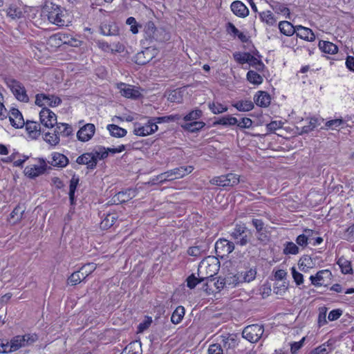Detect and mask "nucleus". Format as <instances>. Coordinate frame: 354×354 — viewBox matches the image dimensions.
I'll return each instance as SVG.
<instances>
[{"mask_svg": "<svg viewBox=\"0 0 354 354\" xmlns=\"http://www.w3.org/2000/svg\"><path fill=\"white\" fill-rule=\"evenodd\" d=\"M42 14L46 17L48 21L59 27L66 26L69 23L68 16L66 11L61 6L47 3L42 9Z\"/></svg>", "mask_w": 354, "mask_h": 354, "instance_id": "f257e3e1", "label": "nucleus"}, {"mask_svg": "<svg viewBox=\"0 0 354 354\" xmlns=\"http://www.w3.org/2000/svg\"><path fill=\"white\" fill-rule=\"evenodd\" d=\"M143 44L162 43L170 39L169 34L163 28H157L154 23L149 21L144 26Z\"/></svg>", "mask_w": 354, "mask_h": 354, "instance_id": "f03ea898", "label": "nucleus"}, {"mask_svg": "<svg viewBox=\"0 0 354 354\" xmlns=\"http://www.w3.org/2000/svg\"><path fill=\"white\" fill-rule=\"evenodd\" d=\"M220 268V261L214 257H208L203 259L198 268V275L201 280H209L212 282L213 277L217 274Z\"/></svg>", "mask_w": 354, "mask_h": 354, "instance_id": "7ed1b4c3", "label": "nucleus"}, {"mask_svg": "<svg viewBox=\"0 0 354 354\" xmlns=\"http://www.w3.org/2000/svg\"><path fill=\"white\" fill-rule=\"evenodd\" d=\"M193 170V166H181L159 174L157 176V180L162 183L166 181L179 179L192 173Z\"/></svg>", "mask_w": 354, "mask_h": 354, "instance_id": "20e7f679", "label": "nucleus"}, {"mask_svg": "<svg viewBox=\"0 0 354 354\" xmlns=\"http://www.w3.org/2000/svg\"><path fill=\"white\" fill-rule=\"evenodd\" d=\"M230 236L234 240V244L246 245L252 237V233L244 224H236Z\"/></svg>", "mask_w": 354, "mask_h": 354, "instance_id": "39448f33", "label": "nucleus"}, {"mask_svg": "<svg viewBox=\"0 0 354 354\" xmlns=\"http://www.w3.org/2000/svg\"><path fill=\"white\" fill-rule=\"evenodd\" d=\"M6 86L10 89L15 97L20 102H28L29 97L24 85L13 78H6Z\"/></svg>", "mask_w": 354, "mask_h": 354, "instance_id": "423d86ee", "label": "nucleus"}, {"mask_svg": "<svg viewBox=\"0 0 354 354\" xmlns=\"http://www.w3.org/2000/svg\"><path fill=\"white\" fill-rule=\"evenodd\" d=\"M264 328L262 325L252 324L246 326L243 332L242 336L252 343L258 342L262 337Z\"/></svg>", "mask_w": 354, "mask_h": 354, "instance_id": "0eeeda50", "label": "nucleus"}, {"mask_svg": "<svg viewBox=\"0 0 354 354\" xmlns=\"http://www.w3.org/2000/svg\"><path fill=\"white\" fill-rule=\"evenodd\" d=\"M240 182L239 176L235 174L229 173L226 175L214 177L210 180L212 185L221 187L234 186Z\"/></svg>", "mask_w": 354, "mask_h": 354, "instance_id": "6e6552de", "label": "nucleus"}, {"mask_svg": "<svg viewBox=\"0 0 354 354\" xmlns=\"http://www.w3.org/2000/svg\"><path fill=\"white\" fill-rule=\"evenodd\" d=\"M158 54V50L153 46L146 47L143 50L138 53L134 61L138 65H145L149 62Z\"/></svg>", "mask_w": 354, "mask_h": 354, "instance_id": "1a4fd4ad", "label": "nucleus"}, {"mask_svg": "<svg viewBox=\"0 0 354 354\" xmlns=\"http://www.w3.org/2000/svg\"><path fill=\"white\" fill-rule=\"evenodd\" d=\"M158 126L152 120H148L145 125L139 122L134 123L133 133L138 136H146L153 133L158 130Z\"/></svg>", "mask_w": 354, "mask_h": 354, "instance_id": "9d476101", "label": "nucleus"}, {"mask_svg": "<svg viewBox=\"0 0 354 354\" xmlns=\"http://www.w3.org/2000/svg\"><path fill=\"white\" fill-rule=\"evenodd\" d=\"M234 250V243L225 239H220L215 243V250L218 256L223 257Z\"/></svg>", "mask_w": 354, "mask_h": 354, "instance_id": "9b49d317", "label": "nucleus"}, {"mask_svg": "<svg viewBox=\"0 0 354 354\" xmlns=\"http://www.w3.org/2000/svg\"><path fill=\"white\" fill-rule=\"evenodd\" d=\"M332 277V273L328 270H322L318 271L315 275H311L310 277V280L311 281V283L316 286H327V283L329 280H330Z\"/></svg>", "mask_w": 354, "mask_h": 354, "instance_id": "f8f14e48", "label": "nucleus"}, {"mask_svg": "<svg viewBox=\"0 0 354 354\" xmlns=\"http://www.w3.org/2000/svg\"><path fill=\"white\" fill-rule=\"evenodd\" d=\"M40 122L44 127L52 128L57 123L56 115L49 109L44 107L39 112Z\"/></svg>", "mask_w": 354, "mask_h": 354, "instance_id": "ddd939ff", "label": "nucleus"}, {"mask_svg": "<svg viewBox=\"0 0 354 354\" xmlns=\"http://www.w3.org/2000/svg\"><path fill=\"white\" fill-rule=\"evenodd\" d=\"M95 131L93 124L88 123L80 129L77 133V137L82 142L88 141L92 138Z\"/></svg>", "mask_w": 354, "mask_h": 354, "instance_id": "4468645a", "label": "nucleus"}, {"mask_svg": "<svg viewBox=\"0 0 354 354\" xmlns=\"http://www.w3.org/2000/svg\"><path fill=\"white\" fill-rule=\"evenodd\" d=\"M46 165L43 161L39 165H32L27 166L24 169L25 175L30 178H35L44 174L46 171Z\"/></svg>", "mask_w": 354, "mask_h": 354, "instance_id": "2eb2a0df", "label": "nucleus"}, {"mask_svg": "<svg viewBox=\"0 0 354 354\" xmlns=\"http://www.w3.org/2000/svg\"><path fill=\"white\" fill-rule=\"evenodd\" d=\"M8 115H9L10 122L13 127L15 128H21L24 126V120L18 109H12Z\"/></svg>", "mask_w": 354, "mask_h": 354, "instance_id": "dca6fc26", "label": "nucleus"}, {"mask_svg": "<svg viewBox=\"0 0 354 354\" xmlns=\"http://www.w3.org/2000/svg\"><path fill=\"white\" fill-rule=\"evenodd\" d=\"M136 196V191L133 189H128L124 191L119 192L113 199L115 203H123L129 201Z\"/></svg>", "mask_w": 354, "mask_h": 354, "instance_id": "f3484780", "label": "nucleus"}, {"mask_svg": "<svg viewBox=\"0 0 354 354\" xmlns=\"http://www.w3.org/2000/svg\"><path fill=\"white\" fill-rule=\"evenodd\" d=\"M118 88L120 89L121 95L126 97L136 99L140 95L139 91L124 83H121L118 86Z\"/></svg>", "mask_w": 354, "mask_h": 354, "instance_id": "a211bd4d", "label": "nucleus"}, {"mask_svg": "<svg viewBox=\"0 0 354 354\" xmlns=\"http://www.w3.org/2000/svg\"><path fill=\"white\" fill-rule=\"evenodd\" d=\"M295 33L297 37L308 41H313L315 39V36L312 30L302 26H296Z\"/></svg>", "mask_w": 354, "mask_h": 354, "instance_id": "6ab92c4d", "label": "nucleus"}, {"mask_svg": "<svg viewBox=\"0 0 354 354\" xmlns=\"http://www.w3.org/2000/svg\"><path fill=\"white\" fill-rule=\"evenodd\" d=\"M76 162L79 165H86L88 169H93L96 167L95 159H93L91 152L84 153L80 156L77 158Z\"/></svg>", "mask_w": 354, "mask_h": 354, "instance_id": "aec40b11", "label": "nucleus"}, {"mask_svg": "<svg viewBox=\"0 0 354 354\" xmlns=\"http://www.w3.org/2000/svg\"><path fill=\"white\" fill-rule=\"evenodd\" d=\"M254 101L257 106L267 107L270 105L271 97L266 91H258L254 97Z\"/></svg>", "mask_w": 354, "mask_h": 354, "instance_id": "412c9836", "label": "nucleus"}, {"mask_svg": "<svg viewBox=\"0 0 354 354\" xmlns=\"http://www.w3.org/2000/svg\"><path fill=\"white\" fill-rule=\"evenodd\" d=\"M26 129L29 136L32 139L37 138L42 131L40 124L33 121H27L26 123Z\"/></svg>", "mask_w": 354, "mask_h": 354, "instance_id": "4be33fe9", "label": "nucleus"}, {"mask_svg": "<svg viewBox=\"0 0 354 354\" xmlns=\"http://www.w3.org/2000/svg\"><path fill=\"white\" fill-rule=\"evenodd\" d=\"M48 162L53 167H64L68 164V159L64 154L55 152Z\"/></svg>", "mask_w": 354, "mask_h": 354, "instance_id": "5701e85b", "label": "nucleus"}, {"mask_svg": "<svg viewBox=\"0 0 354 354\" xmlns=\"http://www.w3.org/2000/svg\"><path fill=\"white\" fill-rule=\"evenodd\" d=\"M221 343L227 349L233 348L237 345V336L235 334H225L220 336Z\"/></svg>", "mask_w": 354, "mask_h": 354, "instance_id": "b1692460", "label": "nucleus"}, {"mask_svg": "<svg viewBox=\"0 0 354 354\" xmlns=\"http://www.w3.org/2000/svg\"><path fill=\"white\" fill-rule=\"evenodd\" d=\"M231 10L234 15L240 17H245L249 13L248 8L239 1H235L231 4Z\"/></svg>", "mask_w": 354, "mask_h": 354, "instance_id": "393cba45", "label": "nucleus"}, {"mask_svg": "<svg viewBox=\"0 0 354 354\" xmlns=\"http://www.w3.org/2000/svg\"><path fill=\"white\" fill-rule=\"evenodd\" d=\"M279 29L282 34L286 36H291L296 32V26H293L291 23L287 21L279 22Z\"/></svg>", "mask_w": 354, "mask_h": 354, "instance_id": "a878e982", "label": "nucleus"}, {"mask_svg": "<svg viewBox=\"0 0 354 354\" xmlns=\"http://www.w3.org/2000/svg\"><path fill=\"white\" fill-rule=\"evenodd\" d=\"M118 218V216L116 213L107 214L100 223V228L106 230L111 227L117 221Z\"/></svg>", "mask_w": 354, "mask_h": 354, "instance_id": "bb28decb", "label": "nucleus"}, {"mask_svg": "<svg viewBox=\"0 0 354 354\" xmlns=\"http://www.w3.org/2000/svg\"><path fill=\"white\" fill-rule=\"evenodd\" d=\"M319 48L322 51L332 55L337 53L338 50L336 45L332 42L326 41H320L319 42Z\"/></svg>", "mask_w": 354, "mask_h": 354, "instance_id": "cd10ccee", "label": "nucleus"}, {"mask_svg": "<svg viewBox=\"0 0 354 354\" xmlns=\"http://www.w3.org/2000/svg\"><path fill=\"white\" fill-rule=\"evenodd\" d=\"M7 15L12 19H20L24 16L21 8L15 4H11L7 9Z\"/></svg>", "mask_w": 354, "mask_h": 354, "instance_id": "c85d7f7f", "label": "nucleus"}, {"mask_svg": "<svg viewBox=\"0 0 354 354\" xmlns=\"http://www.w3.org/2000/svg\"><path fill=\"white\" fill-rule=\"evenodd\" d=\"M304 232L306 234H300L296 239L297 244L303 248L307 246L308 240L313 234V230L309 229H306Z\"/></svg>", "mask_w": 354, "mask_h": 354, "instance_id": "c756f323", "label": "nucleus"}, {"mask_svg": "<svg viewBox=\"0 0 354 354\" xmlns=\"http://www.w3.org/2000/svg\"><path fill=\"white\" fill-rule=\"evenodd\" d=\"M93 159H95L96 164L99 160H104L108 156V151L104 147L99 146L91 151Z\"/></svg>", "mask_w": 354, "mask_h": 354, "instance_id": "7c9ffc66", "label": "nucleus"}, {"mask_svg": "<svg viewBox=\"0 0 354 354\" xmlns=\"http://www.w3.org/2000/svg\"><path fill=\"white\" fill-rule=\"evenodd\" d=\"M205 125V122L201 121H194L182 125V127L191 133H196L203 128Z\"/></svg>", "mask_w": 354, "mask_h": 354, "instance_id": "2f4dec72", "label": "nucleus"}, {"mask_svg": "<svg viewBox=\"0 0 354 354\" xmlns=\"http://www.w3.org/2000/svg\"><path fill=\"white\" fill-rule=\"evenodd\" d=\"M107 129L109 131L111 136L116 138H122L125 136L127 133L126 129L116 124H109Z\"/></svg>", "mask_w": 354, "mask_h": 354, "instance_id": "473e14b6", "label": "nucleus"}, {"mask_svg": "<svg viewBox=\"0 0 354 354\" xmlns=\"http://www.w3.org/2000/svg\"><path fill=\"white\" fill-rule=\"evenodd\" d=\"M181 119V115L179 114L169 115L162 117H156L153 118V121L155 122L156 124L160 123H169L175 122Z\"/></svg>", "mask_w": 354, "mask_h": 354, "instance_id": "72a5a7b5", "label": "nucleus"}, {"mask_svg": "<svg viewBox=\"0 0 354 354\" xmlns=\"http://www.w3.org/2000/svg\"><path fill=\"white\" fill-rule=\"evenodd\" d=\"M184 315H185L184 307H183L181 306H178L171 315V322L174 324H178L181 322Z\"/></svg>", "mask_w": 354, "mask_h": 354, "instance_id": "f704fd0d", "label": "nucleus"}, {"mask_svg": "<svg viewBox=\"0 0 354 354\" xmlns=\"http://www.w3.org/2000/svg\"><path fill=\"white\" fill-rule=\"evenodd\" d=\"M55 130V133H57L58 135L61 134L65 137L69 136L73 132L72 127L66 123L57 124V127Z\"/></svg>", "mask_w": 354, "mask_h": 354, "instance_id": "c9c22d12", "label": "nucleus"}, {"mask_svg": "<svg viewBox=\"0 0 354 354\" xmlns=\"http://www.w3.org/2000/svg\"><path fill=\"white\" fill-rule=\"evenodd\" d=\"M25 212V208L23 205H18L11 212L10 218L13 220V223L20 221L23 218V214Z\"/></svg>", "mask_w": 354, "mask_h": 354, "instance_id": "e433bc0d", "label": "nucleus"}, {"mask_svg": "<svg viewBox=\"0 0 354 354\" xmlns=\"http://www.w3.org/2000/svg\"><path fill=\"white\" fill-rule=\"evenodd\" d=\"M234 106L239 111H249L254 108V104L251 100H241L234 104Z\"/></svg>", "mask_w": 354, "mask_h": 354, "instance_id": "4c0bfd02", "label": "nucleus"}, {"mask_svg": "<svg viewBox=\"0 0 354 354\" xmlns=\"http://www.w3.org/2000/svg\"><path fill=\"white\" fill-rule=\"evenodd\" d=\"M299 252V247L293 242L288 241L284 244L283 253L286 255L297 254Z\"/></svg>", "mask_w": 354, "mask_h": 354, "instance_id": "58836bf2", "label": "nucleus"}, {"mask_svg": "<svg viewBox=\"0 0 354 354\" xmlns=\"http://www.w3.org/2000/svg\"><path fill=\"white\" fill-rule=\"evenodd\" d=\"M237 123V119L231 115H227L220 118L214 122V125L221 124L223 126H232Z\"/></svg>", "mask_w": 354, "mask_h": 354, "instance_id": "ea45409f", "label": "nucleus"}, {"mask_svg": "<svg viewBox=\"0 0 354 354\" xmlns=\"http://www.w3.org/2000/svg\"><path fill=\"white\" fill-rule=\"evenodd\" d=\"M247 80L251 84L259 85L263 82V77L254 71H249L247 73Z\"/></svg>", "mask_w": 354, "mask_h": 354, "instance_id": "a19ab883", "label": "nucleus"}, {"mask_svg": "<svg viewBox=\"0 0 354 354\" xmlns=\"http://www.w3.org/2000/svg\"><path fill=\"white\" fill-rule=\"evenodd\" d=\"M79 183V178L73 176L70 181L69 186V198L71 204L73 205L75 203V192Z\"/></svg>", "mask_w": 354, "mask_h": 354, "instance_id": "79ce46f5", "label": "nucleus"}, {"mask_svg": "<svg viewBox=\"0 0 354 354\" xmlns=\"http://www.w3.org/2000/svg\"><path fill=\"white\" fill-rule=\"evenodd\" d=\"M24 337L23 335H17L14 337L11 340V348L14 349V351L18 350L21 347L26 346L24 342Z\"/></svg>", "mask_w": 354, "mask_h": 354, "instance_id": "37998d69", "label": "nucleus"}, {"mask_svg": "<svg viewBox=\"0 0 354 354\" xmlns=\"http://www.w3.org/2000/svg\"><path fill=\"white\" fill-rule=\"evenodd\" d=\"M257 271L255 268H250L248 270L241 272L240 277L243 282H250L256 277Z\"/></svg>", "mask_w": 354, "mask_h": 354, "instance_id": "c03bdc74", "label": "nucleus"}, {"mask_svg": "<svg viewBox=\"0 0 354 354\" xmlns=\"http://www.w3.org/2000/svg\"><path fill=\"white\" fill-rule=\"evenodd\" d=\"M44 140L52 146H55L59 142V137L55 130L53 133L47 132L44 134Z\"/></svg>", "mask_w": 354, "mask_h": 354, "instance_id": "a18cd8bd", "label": "nucleus"}, {"mask_svg": "<svg viewBox=\"0 0 354 354\" xmlns=\"http://www.w3.org/2000/svg\"><path fill=\"white\" fill-rule=\"evenodd\" d=\"M261 21L266 22L270 26H272L277 21L276 19L271 11H265L259 14Z\"/></svg>", "mask_w": 354, "mask_h": 354, "instance_id": "49530a36", "label": "nucleus"}, {"mask_svg": "<svg viewBox=\"0 0 354 354\" xmlns=\"http://www.w3.org/2000/svg\"><path fill=\"white\" fill-rule=\"evenodd\" d=\"M311 258L310 257L306 256L300 259L299 261V268L301 271L306 272L308 269L311 268Z\"/></svg>", "mask_w": 354, "mask_h": 354, "instance_id": "de8ad7c7", "label": "nucleus"}, {"mask_svg": "<svg viewBox=\"0 0 354 354\" xmlns=\"http://www.w3.org/2000/svg\"><path fill=\"white\" fill-rule=\"evenodd\" d=\"M95 264L93 263H91L84 265L79 270L80 273H82V275H83V279H86L95 270Z\"/></svg>", "mask_w": 354, "mask_h": 354, "instance_id": "09e8293b", "label": "nucleus"}, {"mask_svg": "<svg viewBox=\"0 0 354 354\" xmlns=\"http://www.w3.org/2000/svg\"><path fill=\"white\" fill-rule=\"evenodd\" d=\"M209 108L214 114H218L227 111V106H225L218 102L209 103Z\"/></svg>", "mask_w": 354, "mask_h": 354, "instance_id": "8fccbe9b", "label": "nucleus"}, {"mask_svg": "<svg viewBox=\"0 0 354 354\" xmlns=\"http://www.w3.org/2000/svg\"><path fill=\"white\" fill-rule=\"evenodd\" d=\"M318 125V120L315 118H310L308 124L302 127L300 133H308L313 131Z\"/></svg>", "mask_w": 354, "mask_h": 354, "instance_id": "3c124183", "label": "nucleus"}, {"mask_svg": "<svg viewBox=\"0 0 354 354\" xmlns=\"http://www.w3.org/2000/svg\"><path fill=\"white\" fill-rule=\"evenodd\" d=\"M247 63L250 66L255 67V68L259 71H262L264 67V64L262 62L251 54H250V57H248V62H247Z\"/></svg>", "mask_w": 354, "mask_h": 354, "instance_id": "603ef678", "label": "nucleus"}, {"mask_svg": "<svg viewBox=\"0 0 354 354\" xmlns=\"http://www.w3.org/2000/svg\"><path fill=\"white\" fill-rule=\"evenodd\" d=\"M47 97L49 100H45L46 105H48L51 107H55L59 105L62 103V100L55 95H47Z\"/></svg>", "mask_w": 354, "mask_h": 354, "instance_id": "864d4df0", "label": "nucleus"}, {"mask_svg": "<svg viewBox=\"0 0 354 354\" xmlns=\"http://www.w3.org/2000/svg\"><path fill=\"white\" fill-rule=\"evenodd\" d=\"M224 280H225V282H224L225 286H226V285L231 286L232 285V287L237 286V284H239L240 282H243L240 275L239 276L234 275V276H231V277H227Z\"/></svg>", "mask_w": 354, "mask_h": 354, "instance_id": "5fc2aeb1", "label": "nucleus"}, {"mask_svg": "<svg viewBox=\"0 0 354 354\" xmlns=\"http://www.w3.org/2000/svg\"><path fill=\"white\" fill-rule=\"evenodd\" d=\"M202 115V111L199 109H196L192 111L188 114H187L184 118V120L185 121H194L198 118H200Z\"/></svg>", "mask_w": 354, "mask_h": 354, "instance_id": "6e6d98bb", "label": "nucleus"}, {"mask_svg": "<svg viewBox=\"0 0 354 354\" xmlns=\"http://www.w3.org/2000/svg\"><path fill=\"white\" fill-rule=\"evenodd\" d=\"M205 281L204 280H201V277H196L194 274H191L187 279V285L190 289L194 288L196 285L199 283Z\"/></svg>", "mask_w": 354, "mask_h": 354, "instance_id": "4d7b16f0", "label": "nucleus"}, {"mask_svg": "<svg viewBox=\"0 0 354 354\" xmlns=\"http://www.w3.org/2000/svg\"><path fill=\"white\" fill-rule=\"evenodd\" d=\"M204 252L202 246H192L187 250V254L192 257H200Z\"/></svg>", "mask_w": 354, "mask_h": 354, "instance_id": "13d9d810", "label": "nucleus"}, {"mask_svg": "<svg viewBox=\"0 0 354 354\" xmlns=\"http://www.w3.org/2000/svg\"><path fill=\"white\" fill-rule=\"evenodd\" d=\"M291 272L294 281L297 286H300L304 283V276L301 273L297 271L295 267L291 268Z\"/></svg>", "mask_w": 354, "mask_h": 354, "instance_id": "bf43d9fd", "label": "nucleus"}, {"mask_svg": "<svg viewBox=\"0 0 354 354\" xmlns=\"http://www.w3.org/2000/svg\"><path fill=\"white\" fill-rule=\"evenodd\" d=\"M337 263H338L339 267L341 268L342 272L344 274L350 273V272L352 270L351 264L348 261H346L345 259H339L338 260Z\"/></svg>", "mask_w": 354, "mask_h": 354, "instance_id": "052dcab7", "label": "nucleus"}, {"mask_svg": "<svg viewBox=\"0 0 354 354\" xmlns=\"http://www.w3.org/2000/svg\"><path fill=\"white\" fill-rule=\"evenodd\" d=\"M80 274H82L80 273V270L75 271L73 273L71 274V276L68 278L67 282L68 284H71V286H75L80 283Z\"/></svg>", "mask_w": 354, "mask_h": 354, "instance_id": "680f3d73", "label": "nucleus"}, {"mask_svg": "<svg viewBox=\"0 0 354 354\" xmlns=\"http://www.w3.org/2000/svg\"><path fill=\"white\" fill-rule=\"evenodd\" d=\"M249 53H235L233 56L234 59L240 64H245L248 62V57H250Z\"/></svg>", "mask_w": 354, "mask_h": 354, "instance_id": "e2e57ef3", "label": "nucleus"}, {"mask_svg": "<svg viewBox=\"0 0 354 354\" xmlns=\"http://www.w3.org/2000/svg\"><path fill=\"white\" fill-rule=\"evenodd\" d=\"M167 100L171 102L180 103L182 101L180 92L178 91H172L168 95Z\"/></svg>", "mask_w": 354, "mask_h": 354, "instance_id": "0e129e2a", "label": "nucleus"}, {"mask_svg": "<svg viewBox=\"0 0 354 354\" xmlns=\"http://www.w3.org/2000/svg\"><path fill=\"white\" fill-rule=\"evenodd\" d=\"M326 312H327V308L326 307H321L319 308V313L318 317V324L319 325L324 326L327 323L326 321Z\"/></svg>", "mask_w": 354, "mask_h": 354, "instance_id": "69168bd1", "label": "nucleus"}, {"mask_svg": "<svg viewBox=\"0 0 354 354\" xmlns=\"http://www.w3.org/2000/svg\"><path fill=\"white\" fill-rule=\"evenodd\" d=\"M343 236L346 241L351 242L354 241V223L345 230Z\"/></svg>", "mask_w": 354, "mask_h": 354, "instance_id": "338daca9", "label": "nucleus"}, {"mask_svg": "<svg viewBox=\"0 0 354 354\" xmlns=\"http://www.w3.org/2000/svg\"><path fill=\"white\" fill-rule=\"evenodd\" d=\"M208 354H223L221 345L218 344L210 345L208 348Z\"/></svg>", "mask_w": 354, "mask_h": 354, "instance_id": "774afa93", "label": "nucleus"}]
</instances>
